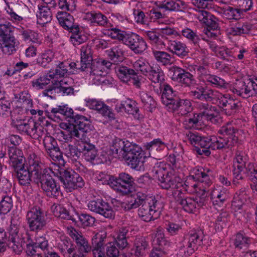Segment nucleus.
I'll list each match as a JSON object with an SVG mask.
<instances>
[{"instance_id":"nucleus-1","label":"nucleus","mask_w":257,"mask_h":257,"mask_svg":"<svg viewBox=\"0 0 257 257\" xmlns=\"http://www.w3.org/2000/svg\"><path fill=\"white\" fill-rule=\"evenodd\" d=\"M112 151L116 158L123 160L131 168L137 170L143 169L144 164L149 157L138 145L119 139L113 141Z\"/></svg>"},{"instance_id":"nucleus-2","label":"nucleus","mask_w":257,"mask_h":257,"mask_svg":"<svg viewBox=\"0 0 257 257\" xmlns=\"http://www.w3.org/2000/svg\"><path fill=\"white\" fill-rule=\"evenodd\" d=\"M212 174L208 168L196 167L190 171V174L187 177L184 183L181 181L182 186L179 190L184 195L186 192L195 193L197 195L203 196L206 192L207 187L212 183Z\"/></svg>"},{"instance_id":"nucleus-3","label":"nucleus","mask_w":257,"mask_h":257,"mask_svg":"<svg viewBox=\"0 0 257 257\" xmlns=\"http://www.w3.org/2000/svg\"><path fill=\"white\" fill-rule=\"evenodd\" d=\"M104 34L112 39L121 41L136 54L142 53L147 48V43L143 38L135 33L127 32L114 28L106 30Z\"/></svg>"},{"instance_id":"nucleus-4","label":"nucleus","mask_w":257,"mask_h":257,"mask_svg":"<svg viewBox=\"0 0 257 257\" xmlns=\"http://www.w3.org/2000/svg\"><path fill=\"white\" fill-rule=\"evenodd\" d=\"M31 169L34 181L41 184V187L47 196L56 197L60 194V187L49 174L47 169H43L37 165L32 166Z\"/></svg>"},{"instance_id":"nucleus-5","label":"nucleus","mask_w":257,"mask_h":257,"mask_svg":"<svg viewBox=\"0 0 257 257\" xmlns=\"http://www.w3.org/2000/svg\"><path fill=\"white\" fill-rule=\"evenodd\" d=\"M152 172L154 177L160 181L161 187L165 189H171L173 196L176 190H179V188H181V178L173 174L171 172H168L165 164L156 165Z\"/></svg>"},{"instance_id":"nucleus-6","label":"nucleus","mask_w":257,"mask_h":257,"mask_svg":"<svg viewBox=\"0 0 257 257\" xmlns=\"http://www.w3.org/2000/svg\"><path fill=\"white\" fill-rule=\"evenodd\" d=\"M111 65L108 60L95 59L83 71H86L89 80L92 84L99 85L105 83L106 71L110 69Z\"/></svg>"},{"instance_id":"nucleus-7","label":"nucleus","mask_w":257,"mask_h":257,"mask_svg":"<svg viewBox=\"0 0 257 257\" xmlns=\"http://www.w3.org/2000/svg\"><path fill=\"white\" fill-rule=\"evenodd\" d=\"M203 100L218 102L222 111L227 115L234 113L238 107L237 102L229 97L228 94H222L218 91L204 88Z\"/></svg>"},{"instance_id":"nucleus-8","label":"nucleus","mask_w":257,"mask_h":257,"mask_svg":"<svg viewBox=\"0 0 257 257\" xmlns=\"http://www.w3.org/2000/svg\"><path fill=\"white\" fill-rule=\"evenodd\" d=\"M199 108L201 111L200 113L195 114L193 118L185 120L186 122H188L189 127H194L197 124L201 125L204 123L206 120L213 123L218 122L219 118V112L216 106L207 103H201L199 105Z\"/></svg>"},{"instance_id":"nucleus-9","label":"nucleus","mask_w":257,"mask_h":257,"mask_svg":"<svg viewBox=\"0 0 257 257\" xmlns=\"http://www.w3.org/2000/svg\"><path fill=\"white\" fill-rule=\"evenodd\" d=\"M12 125L20 133L30 136L35 139L41 137L44 134L42 126L33 119L13 118Z\"/></svg>"},{"instance_id":"nucleus-10","label":"nucleus","mask_w":257,"mask_h":257,"mask_svg":"<svg viewBox=\"0 0 257 257\" xmlns=\"http://www.w3.org/2000/svg\"><path fill=\"white\" fill-rule=\"evenodd\" d=\"M14 29L9 22L0 24V39L3 44V52L8 55L16 52V47L19 45L13 34Z\"/></svg>"},{"instance_id":"nucleus-11","label":"nucleus","mask_w":257,"mask_h":257,"mask_svg":"<svg viewBox=\"0 0 257 257\" xmlns=\"http://www.w3.org/2000/svg\"><path fill=\"white\" fill-rule=\"evenodd\" d=\"M148 200L138 210L139 216L147 222L157 219L163 208L162 205L155 198H149Z\"/></svg>"},{"instance_id":"nucleus-12","label":"nucleus","mask_w":257,"mask_h":257,"mask_svg":"<svg viewBox=\"0 0 257 257\" xmlns=\"http://www.w3.org/2000/svg\"><path fill=\"white\" fill-rule=\"evenodd\" d=\"M219 132L221 136L218 137L211 136L212 150L229 148L233 145L232 135L234 133V130L231 124L222 126Z\"/></svg>"},{"instance_id":"nucleus-13","label":"nucleus","mask_w":257,"mask_h":257,"mask_svg":"<svg viewBox=\"0 0 257 257\" xmlns=\"http://www.w3.org/2000/svg\"><path fill=\"white\" fill-rule=\"evenodd\" d=\"M26 220L30 230L33 231L43 229L47 223L46 217L38 206L29 208L26 214Z\"/></svg>"},{"instance_id":"nucleus-14","label":"nucleus","mask_w":257,"mask_h":257,"mask_svg":"<svg viewBox=\"0 0 257 257\" xmlns=\"http://www.w3.org/2000/svg\"><path fill=\"white\" fill-rule=\"evenodd\" d=\"M27 165L29 167H26L25 165L19 168H15L17 171V177L19 183L22 185H26L30 183L31 179L34 181L31 169L32 166L37 165L41 166L39 164V159L35 154H32L28 158Z\"/></svg>"},{"instance_id":"nucleus-15","label":"nucleus","mask_w":257,"mask_h":257,"mask_svg":"<svg viewBox=\"0 0 257 257\" xmlns=\"http://www.w3.org/2000/svg\"><path fill=\"white\" fill-rule=\"evenodd\" d=\"M19 225L14 220L11 221L9 230L10 237L9 245L17 254H20L24 249L25 243L24 238H21Z\"/></svg>"},{"instance_id":"nucleus-16","label":"nucleus","mask_w":257,"mask_h":257,"mask_svg":"<svg viewBox=\"0 0 257 257\" xmlns=\"http://www.w3.org/2000/svg\"><path fill=\"white\" fill-rule=\"evenodd\" d=\"M67 233L75 241L77 246V252H73V257H85L91 250L87 240L73 227H68Z\"/></svg>"},{"instance_id":"nucleus-17","label":"nucleus","mask_w":257,"mask_h":257,"mask_svg":"<svg viewBox=\"0 0 257 257\" xmlns=\"http://www.w3.org/2000/svg\"><path fill=\"white\" fill-rule=\"evenodd\" d=\"M73 80L70 78H64L56 81L55 85L43 91L42 95L45 96H51L52 95L61 94L62 95H70L74 94V89L71 86Z\"/></svg>"},{"instance_id":"nucleus-18","label":"nucleus","mask_w":257,"mask_h":257,"mask_svg":"<svg viewBox=\"0 0 257 257\" xmlns=\"http://www.w3.org/2000/svg\"><path fill=\"white\" fill-rule=\"evenodd\" d=\"M169 73L172 79L180 83L182 85L194 87L197 85L196 81L193 76L188 72L177 66L170 68Z\"/></svg>"},{"instance_id":"nucleus-19","label":"nucleus","mask_w":257,"mask_h":257,"mask_svg":"<svg viewBox=\"0 0 257 257\" xmlns=\"http://www.w3.org/2000/svg\"><path fill=\"white\" fill-rule=\"evenodd\" d=\"M87 207L90 211L105 218L112 219L114 217L115 211L112 206L102 199L90 201L87 204Z\"/></svg>"},{"instance_id":"nucleus-20","label":"nucleus","mask_w":257,"mask_h":257,"mask_svg":"<svg viewBox=\"0 0 257 257\" xmlns=\"http://www.w3.org/2000/svg\"><path fill=\"white\" fill-rule=\"evenodd\" d=\"M173 197L180 204L183 209L187 212L192 213L202 205L201 201H197L190 197H187L180 191L173 193Z\"/></svg>"},{"instance_id":"nucleus-21","label":"nucleus","mask_w":257,"mask_h":257,"mask_svg":"<svg viewBox=\"0 0 257 257\" xmlns=\"http://www.w3.org/2000/svg\"><path fill=\"white\" fill-rule=\"evenodd\" d=\"M86 105L90 109L97 111L99 113L109 121L115 119V114L111 109L101 101L95 99H88L86 101Z\"/></svg>"},{"instance_id":"nucleus-22","label":"nucleus","mask_w":257,"mask_h":257,"mask_svg":"<svg viewBox=\"0 0 257 257\" xmlns=\"http://www.w3.org/2000/svg\"><path fill=\"white\" fill-rule=\"evenodd\" d=\"M106 236L107 233L105 231H100L92 237V251L94 257H106L103 246Z\"/></svg>"},{"instance_id":"nucleus-23","label":"nucleus","mask_w":257,"mask_h":257,"mask_svg":"<svg viewBox=\"0 0 257 257\" xmlns=\"http://www.w3.org/2000/svg\"><path fill=\"white\" fill-rule=\"evenodd\" d=\"M65 178L63 180V184L65 188L68 191L77 188H81L84 185V181L83 178L77 174H71L70 172L64 173Z\"/></svg>"},{"instance_id":"nucleus-24","label":"nucleus","mask_w":257,"mask_h":257,"mask_svg":"<svg viewBox=\"0 0 257 257\" xmlns=\"http://www.w3.org/2000/svg\"><path fill=\"white\" fill-rule=\"evenodd\" d=\"M78 147L83 153L84 157L87 161L92 162L95 159L97 160L98 154L93 145L82 140L81 138V140L78 141Z\"/></svg>"},{"instance_id":"nucleus-25","label":"nucleus","mask_w":257,"mask_h":257,"mask_svg":"<svg viewBox=\"0 0 257 257\" xmlns=\"http://www.w3.org/2000/svg\"><path fill=\"white\" fill-rule=\"evenodd\" d=\"M57 246L64 257H73L75 246L67 237L61 236L57 242Z\"/></svg>"},{"instance_id":"nucleus-26","label":"nucleus","mask_w":257,"mask_h":257,"mask_svg":"<svg viewBox=\"0 0 257 257\" xmlns=\"http://www.w3.org/2000/svg\"><path fill=\"white\" fill-rule=\"evenodd\" d=\"M168 110L170 111L175 112L181 115H185L191 110V103L187 99H177L173 104L169 105Z\"/></svg>"},{"instance_id":"nucleus-27","label":"nucleus","mask_w":257,"mask_h":257,"mask_svg":"<svg viewBox=\"0 0 257 257\" xmlns=\"http://www.w3.org/2000/svg\"><path fill=\"white\" fill-rule=\"evenodd\" d=\"M155 3L159 8L170 11H181L186 7L185 3L180 0L157 1Z\"/></svg>"},{"instance_id":"nucleus-28","label":"nucleus","mask_w":257,"mask_h":257,"mask_svg":"<svg viewBox=\"0 0 257 257\" xmlns=\"http://www.w3.org/2000/svg\"><path fill=\"white\" fill-rule=\"evenodd\" d=\"M211 199L214 205H221L230 197L229 192L221 186H217L211 190Z\"/></svg>"},{"instance_id":"nucleus-29","label":"nucleus","mask_w":257,"mask_h":257,"mask_svg":"<svg viewBox=\"0 0 257 257\" xmlns=\"http://www.w3.org/2000/svg\"><path fill=\"white\" fill-rule=\"evenodd\" d=\"M115 109L117 112L124 110L125 112L133 115H137L139 111V108L136 102L128 98L122 100L119 103H117Z\"/></svg>"},{"instance_id":"nucleus-30","label":"nucleus","mask_w":257,"mask_h":257,"mask_svg":"<svg viewBox=\"0 0 257 257\" xmlns=\"http://www.w3.org/2000/svg\"><path fill=\"white\" fill-rule=\"evenodd\" d=\"M149 198H153V197L148 196L146 194L141 192H138L134 195L127 203H125L124 208L125 210H129L132 209L138 208L140 205H143L144 203L148 202Z\"/></svg>"},{"instance_id":"nucleus-31","label":"nucleus","mask_w":257,"mask_h":257,"mask_svg":"<svg viewBox=\"0 0 257 257\" xmlns=\"http://www.w3.org/2000/svg\"><path fill=\"white\" fill-rule=\"evenodd\" d=\"M84 19L94 26H104L107 23L105 16L99 12L94 11L86 13L84 16Z\"/></svg>"},{"instance_id":"nucleus-32","label":"nucleus","mask_w":257,"mask_h":257,"mask_svg":"<svg viewBox=\"0 0 257 257\" xmlns=\"http://www.w3.org/2000/svg\"><path fill=\"white\" fill-rule=\"evenodd\" d=\"M8 154L10 158V164L15 169L25 165L21 150L16 147H10Z\"/></svg>"},{"instance_id":"nucleus-33","label":"nucleus","mask_w":257,"mask_h":257,"mask_svg":"<svg viewBox=\"0 0 257 257\" xmlns=\"http://www.w3.org/2000/svg\"><path fill=\"white\" fill-rule=\"evenodd\" d=\"M167 45L168 50L179 57H184L188 53L186 45L180 41L168 40Z\"/></svg>"},{"instance_id":"nucleus-34","label":"nucleus","mask_w":257,"mask_h":257,"mask_svg":"<svg viewBox=\"0 0 257 257\" xmlns=\"http://www.w3.org/2000/svg\"><path fill=\"white\" fill-rule=\"evenodd\" d=\"M195 10L196 13L194 15L200 23L213 29H215L217 28V24L212 19V16L210 15L208 12L204 10V9Z\"/></svg>"},{"instance_id":"nucleus-35","label":"nucleus","mask_w":257,"mask_h":257,"mask_svg":"<svg viewBox=\"0 0 257 257\" xmlns=\"http://www.w3.org/2000/svg\"><path fill=\"white\" fill-rule=\"evenodd\" d=\"M37 22L40 25H44L50 22L52 20V14L49 6L38 5V10L36 14Z\"/></svg>"},{"instance_id":"nucleus-36","label":"nucleus","mask_w":257,"mask_h":257,"mask_svg":"<svg viewBox=\"0 0 257 257\" xmlns=\"http://www.w3.org/2000/svg\"><path fill=\"white\" fill-rule=\"evenodd\" d=\"M161 89H163V93L161 97L162 102L169 108V105L173 104L177 99L175 97V93L172 88L168 84H162Z\"/></svg>"},{"instance_id":"nucleus-37","label":"nucleus","mask_w":257,"mask_h":257,"mask_svg":"<svg viewBox=\"0 0 257 257\" xmlns=\"http://www.w3.org/2000/svg\"><path fill=\"white\" fill-rule=\"evenodd\" d=\"M20 32L22 39L25 42L36 44L38 45L41 44L42 37L41 35L37 32L27 29L22 30Z\"/></svg>"},{"instance_id":"nucleus-38","label":"nucleus","mask_w":257,"mask_h":257,"mask_svg":"<svg viewBox=\"0 0 257 257\" xmlns=\"http://www.w3.org/2000/svg\"><path fill=\"white\" fill-rule=\"evenodd\" d=\"M54 78L50 72V73L41 76L37 79L34 80L32 81V84L33 87L37 89H44L50 82L52 83V87H53L56 83Z\"/></svg>"},{"instance_id":"nucleus-39","label":"nucleus","mask_w":257,"mask_h":257,"mask_svg":"<svg viewBox=\"0 0 257 257\" xmlns=\"http://www.w3.org/2000/svg\"><path fill=\"white\" fill-rule=\"evenodd\" d=\"M74 124L80 134V137L83 136L84 132H87L91 130V125L89 119L83 115H76L75 116Z\"/></svg>"},{"instance_id":"nucleus-40","label":"nucleus","mask_w":257,"mask_h":257,"mask_svg":"<svg viewBox=\"0 0 257 257\" xmlns=\"http://www.w3.org/2000/svg\"><path fill=\"white\" fill-rule=\"evenodd\" d=\"M203 244V236L201 231L190 234L188 240V252L192 253L198 247Z\"/></svg>"},{"instance_id":"nucleus-41","label":"nucleus","mask_w":257,"mask_h":257,"mask_svg":"<svg viewBox=\"0 0 257 257\" xmlns=\"http://www.w3.org/2000/svg\"><path fill=\"white\" fill-rule=\"evenodd\" d=\"M81 70H84L87 65H89L92 59L91 47L88 45H83L80 49Z\"/></svg>"},{"instance_id":"nucleus-42","label":"nucleus","mask_w":257,"mask_h":257,"mask_svg":"<svg viewBox=\"0 0 257 257\" xmlns=\"http://www.w3.org/2000/svg\"><path fill=\"white\" fill-rule=\"evenodd\" d=\"M145 35L150 40L152 46V50L154 49H163L165 47L164 42L162 40L159 36H160L158 32L154 31H147L144 32Z\"/></svg>"},{"instance_id":"nucleus-43","label":"nucleus","mask_w":257,"mask_h":257,"mask_svg":"<svg viewBox=\"0 0 257 257\" xmlns=\"http://www.w3.org/2000/svg\"><path fill=\"white\" fill-rule=\"evenodd\" d=\"M146 76H147L152 82L158 83L160 88L162 87V82L164 80V74L163 71L158 67L152 66Z\"/></svg>"},{"instance_id":"nucleus-44","label":"nucleus","mask_w":257,"mask_h":257,"mask_svg":"<svg viewBox=\"0 0 257 257\" xmlns=\"http://www.w3.org/2000/svg\"><path fill=\"white\" fill-rule=\"evenodd\" d=\"M107 56L113 62L122 61L124 55V51L121 45H115L106 51Z\"/></svg>"},{"instance_id":"nucleus-45","label":"nucleus","mask_w":257,"mask_h":257,"mask_svg":"<svg viewBox=\"0 0 257 257\" xmlns=\"http://www.w3.org/2000/svg\"><path fill=\"white\" fill-rule=\"evenodd\" d=\"M57 18L60 25L66 30H69L73 27L74 18L72 15L66 12H59Z\"/></svg>"},{"instance_id":"nucleus-46","label":"nucleus","mask_w":257,"mask_h":257,"mask_svg":"<svg viewBox=\"0 0 257 257\" xmlns=\"http://www.w3.org/2000/svg\"><path fill=\"white\" fill-rule=\"evenodd\" d=\"M246 198L247 196L244 191L240 192L239 194L236 193L232 202V209L235 212H239V213H241V210L244 209L245 206Z\"/></svg>"},{"instance_id":"nucleus-47","label":"nucleus","mask_w":257,"mask_h":257,"mask_svg":"<svg viewBox=\"0 0 257 257\" xmlns=\"http://www.w3.org/2000/svg\"><path fill=\"white\" fill-rule=\"evenodd\" d=\"M118 178L123 186L124 194H127L132 192L134 189V179L133 177L128 174L121 173L119 175Z\"/></svg>"},{"instance_id":"nucleus-48","label":"nucleus","mask_w":257,"mask_h":257,"mask_svg":"<svg viewBox=\"0 0 257 257\" xmlns=\"http://www.w3.org/2000/svg\"><path fill=\"white\" fill-rule=\"evenodd\" d=\"M133 67L135 69L134 70L140 72L146 76L152 66L151 65L147 60L141 57L133 63Z\"/></svg>"},{"instance_id":"nucleus-49","label":"nucleus","mask_w":257,"mask_h":257,"mask_svg":"<svg viewBox=\"0 0 257 257\" xmlns=\"http://www.w3.org/2000/svg\"><path fill=\"white\" fill-rule=\"evenodd\" d=\"M250 242V238L242 233H237L234 240L235 247L239 250L246 249Z\"/></svg>"},{"instance_id":"nucleus-50","label":"nucleus","mask_w":257,"mask_h":257,"mask_svg":"<svg viewBox=\"0 0 257 257\" xmlns=\"http://www.w3.org/2000/svg\"><path fill=\"white\" fill-rule=\"evenodd\" d=\"M158 49L152 50L153 55L156 61L164 65L171 64L172 63L171 56L166 52L158 51Z\"/></svg>"},{"instance_id":"nucleus-51","label":"nucleus","mask_w":257,"mask_h":257,"mask_svg":"<svg viewBox=\"0 0 257 257\" xmlns=\"http://www.w3.org/2000/svg\"><path fill=\"white\" fill-rule=\"evenodd\" d=\"M62 148L65 155L72 160H76L81 155V150L68 143L63 144Z\"/></svg>"},{"instance_id":"nucleus-52","label":"nucleus","mask_w":257,"mask_h":257,"mask_svg":"<svg viewBox=\"0 0 257 257\" xmlns=\"http://www.w3.org/2000/svg\"><path fill=\"white\" fill-rule=\"evenodd\" d=\"M87 39V36L83 30L75 28L70 37V41L74 45H79Z\"/></svg>"},{"instance_id":"nucleus-53","label":"nucleus","mask_w":257,"mask_h":257,"mask_svg":"<svg viewBox=\"0 0 257 257\" xmlns=\"http://www.w3.org/2000/svg\"><path fill=\"white\" fill-rule=\"evenodd\" d=\"M148 242L143 236H138L134 242V250L136 256L142 255L148 246Z\"/></svg>"},{"instance_id":"nucleus-54","label":"nucleus","mask_w":257,"mask_h":257,"mask_svg":"<svg viewBox=\"0 0 257 257\" xmlns=\"http://www.w3.org/2000/svg\"><path fill=\"white\" fill-rule=\"evenodd\" d=\"M247 175V172L246 168H240L233 166V184L237 185L240 183V182L244 179Z\"/></svg>"},{"instance_id":"nucleus-55","label":"nucleus","mask_w":257,"mask_h":257,"mask_svg":"<svg viewBox=\"0 0 257 257\" xmlns=\"http://www.w3.org/2000/svg\"><path fill=\"white\" fill-rule=\"evenodd\" d=\"M13 205V200L11 197H3L0 201V217L3 218V216L9 212Z\"/></svg>"},{"instance_id":"nucleus-56","label":"nucleus","mask_w":257,"mask_h":257,"mask_svg":"<svg viewBox=\"0 0 257 257\" xmlns=\"http://www.w3.org/2000/svg\"><path fill=\"white\" fill-rule=\"evenodd\" d=\"M60 126L61 128L64 130L65 132L64 133L68 134L70 138H76L78 139L81 140L80 133L74 124L69 123L62 122L60 124Z\"/></svg>"},{"instance_id":"nucleus-57","label":"nucleus","mask_w":257,"mask_h":257,"mask_svg":"<svg viewBox=\"0 0 257 257\" xmlns=\"http://www.w3.org/2000/svg\"><path fill=\"white\" fill-rule=\"evenodd\" d=\"M51 209L56 217L64 219L73 220L70 215L69 212L62 205L54 204L52 205Z\"/></svg>"},{"instance_id":"nucleus-58","label":"nucleus","mask_w":257,"mask_h":257,"mask_svg":"<svg viewBox=\"0 0 257 257\" xmlns=\"http://www.w3.org/2000/svg\"><path fill=\"white\" fill-rule=\"evenodd\" d=\"M211 136L209 137H201L200 139V141L197 148L199 147H200L202 148V150L199 149L198 150V152L200 154H204L206 156H208L210 155V152L208 150V148L211 149Z\"/></svg>"},{"instance_id":"nucleus-59","label":"nucleus","mask_w":257,"mask_h":257,"mask_svg":"<svg viewBox=\"0 0 257 257\" xmlns=\"http://www.w3.org/2000/svg\"><path fill=\"white\" fill-rule=\"evenodd\" d=\"M119 79L122 82L128 83L131 75L135 74V70L126 67H120L116 71Z\"/></svg>"},{"instance_id":"nucleus-60","label":"nucleus","mask_w":257,"mask_h":257,"mask_svg":"<svg viewBox=\"0 0 257 257\" xmlns=\"http://www.w3.org/2000/svg\"><path fill=\"white\" fill-rule=\"evenodd\" d=\"M245 81H238L231 89V90L234 94L240 96L242 97H247L249 96L246 87H245Z\"/></svg>"},{"instance_id":"nucleus-61","label":"nucleus","mask_w":257,"mask_h":257,"mask_svg":"<svg viewBox=\"0 0 257 257\" xmlns=\"http://www.w3.org/2000/svg\"><path fill=\"white\" fill-rule=\"evenodd\" d=\"M55 56V53L51 50L44 51L38 57V63L43 67L46 66L48 63L52 61Z\"/></svg>"},{"instance_id":"nucleus-62","label":"nucleus","mask_w":257,"mask_h":257,"mask_svg":"<svg viewBox=\"0 0 257 257\" xmlns=\"http://www.w3.org/2000/svg\"><path fill=\"white\" fill-rule=\"evenodd\" d=\"M215 216V224L218 225V229L220 228H222L223 225L229 220V215L228 212L225 210H221V211L216 213Z\"/></svg>"},{"instance_id":"nucleus-63","label":"nucleus","mask_w":257,"mask_h":257,"mask_svg":"<svg viewBox=\"0 0 257 257\" xmlns=\"http://www.w3.org/2000/svg\"><path fill=\"white\" fill-rule=\"evenodd\" d=\"M251 26L248 24H239L233 27L230 28L229 33L233 35H238L246 34L251 29Z\"/></svg>"},{"instance_id":"nucleus-64","label":"nucleus","mask_w":257,"mask_h":257,"mask_svg":"<svg viewBox=\"0 0 257 257\" xmlns=\"http://www.w3.org/2000/svg\"><path fill=\"white\" fill-rule=\"evenodd\" d=\"M248 160V157L245 153L242 152H237L234 159L233 166L246 168L247 166L246 164Z\"/></svg>"}]
</instances>
